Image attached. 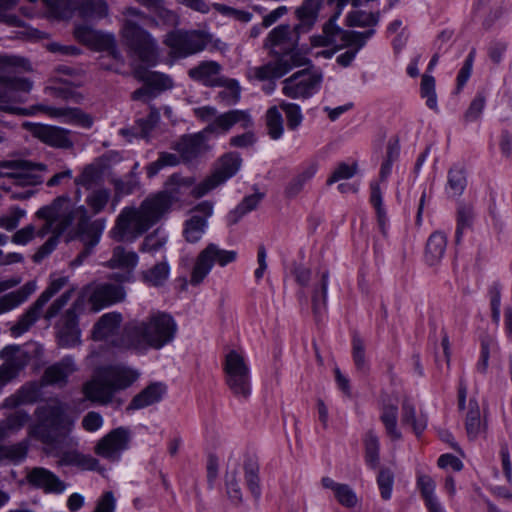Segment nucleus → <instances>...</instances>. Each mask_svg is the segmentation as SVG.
<instances>
[{"label": "nucleus", "instance_id": "aec40b11", "mask_svg": "<svg viewBox=\"0 0 512 512\" xmlns=\"http://www.w3.org/2000/svg\"><path fill=\"white\" fill-rule=\"evenodd\" d=\"M0 387L15 379L27 366L29 355L18 346H7L0 352Z\"/></svg>", "mask_w": 512, "mask_h": 512}, {"label": "nucleus", "instance_id": "9d476101", "mask_svg": "<svg viewBox=\"0 0 512 512\" xmlns=\"http://www.w3.org/2000/svg\"><path fill=\"white\" fill-rule=\"evenodd\" d=\"M35 415L38 423L31 428L30 435L48 445L56 443V436L48 428L69 432L73 426V421L65 414L64 404L58 400L37 407Z\"/></svg>", "mask_w": 512, "mask_h": 512}, {"label": "nucleus", "instance_id": "79ce46f5", "mask_svg": "<svg viewBox=\"0 0 512 512\" xmlns=\"http://www.w3.org/2000/svg\"><path fill=\"white\" fill-rule=\"evenodd\" d=\"M398 407L394 404H384L381 408L380 420L383 423L386 434L391 440L397 441L402 437L397 428Z\"/></svg>", "mask_w": 512, "mask_h": 512}, {"label": "nucleus", "instance_id": "680f3d73", "mask_svg": "<svg viewBox=\"0 0 512 512\" xmlns=\"http://www.w3.org/2000/svg\"><path fill=\"white\" fill-rule=\"evenodd\" d=\"M474 211L470 205H460L457 210L456 242L461 241L463 232L472 226Z\"/></svg>", "mask_w": 512, "mask_h": 512}, {"label": "nucleus", "instance_id": "f704fd0d", "mask_svg": "<svg viewBox=\"0 0 512 512\" xmlns=\"http://www.w3.org/2000/svg\"><path fill=\"white\" fill-rule=\"evenodd\" d=\"M41 394V386L38 383H26L15 394L4 400V407L16 408L22 404H33L40 399Z\"/></svg>", "mask_w": 512, "mask_h": 512}, {"label": "nucleus", "instance_id": "de8ad7c7", "mask_svg": "<svg viewBox=\"0 0 512 512\" xmlns=\"http://www.w3.org/2000/svg\"><path fill=\"white\" fill-rule=\"evenodd\" d=\"M29 420L30 415L27 412L17 410L0 423V433L8 438L11 434L19 431Z\"/></svg>", "mask_w": 512, "mask_h": 512}, {"label": "nucleus", "instance_id": "37998d69", "mask_svg": "<svg viewBox=\"0 0 512 512\" xmlns=\"http://www.w3.org/2000/svg\"><path fill=\"white\" fill-rule=\"evenodd\" d=\"M262 193H255L249 196H246L237 207L231 211L227 216V221L229 225H235L239 222V220L246 215L247 213L254 210L263 199Z\"/></svg>", "mask_w": 512, "mask_h": 512}, {"label": "nucleus", "instance_id": "603ef678", "mask_svg": "<svg viewBox=\"0 0 512 512\" xmlns=\"http://www.w3.org/2000/svg\"><path fill=\"white\" fill-rule=\"evenodd\" d=\"M231 392L240 398H248L251 394L250 371L226 379Z\"/></svg>", "mask_w": 512, "mask_h": 512}, {"label": "nucleus", "instance_id": "7c9ffc66", "mask_svg": "<svg viewBox=\"0 0 512 512\" xmlns=\"http://www.w3.org/2000/svg\"><path fill=\"white\" fill-rule=\"evenodd\" d=\"M134 77L153 88L157 96L163 91L172 89L174 86L173 79L169 75L157 71H148L143 66H139L134 70Z\"/></svg>", "mask_w": 512, "mask_h": 512}, {"label": "nucleus", "instance_id": "338daca9", "mask_svg": "<svg viewBox=\"0 0 512 512\" xmlns=\"http://www.w3.org/2000/svg\"><path fill=\"white\" fill-rule=\"evenodd\" d=\"M25 215V210L19 207H11L5 214L0 216V228L7 231L16 229Z\"/></svg>", "mask_w": 512, "mask_h": 512}, {"label": "nucleus", "instance_id": "e433bc0d", "mask_svg": "<svg viewBox=\"0 0 512 512\" xmlns=\"http://www.w3.org/2000/svg\"><path fill=\"white\" fill-rule=\"evenodd\" d=\"M36 290V285L33 282L24 284L21 288L4 295L0 299V313L10 311L22 303Z\"/></svg>", "mask_w": 512, "mask_h": 512}, {"label": "nucleus", "instance_id": "6ab92c4d", "mask_svg": "<svg viewBox=\"0 0 512 512\" xmlns=\"http://www.w3.org/2000/svg\"><path fill=\"white\" fill-rule=\"evenodd\" d=\"M129 442V429L125 427H118L111 430L97 442L94 452L96 455L108 461H119L122 453L128 449Z\"/></svg>", "mask_w": 512, "mask_h": 512}, {"label": "nucleus", "instance_id": "a878e982", "mask_svg": "<svg viewBox=\"0 0 512 512\" xmlns=\"http://www.w3.org/2000/svg\"><path fill=\"white\" fill-rule=\"evenodd\" d=\"M76 371L77 365L74 358L65 356L45 369L43 381L49 385L64 387L68 383L69 377Z\"/></svg>", "mask_w": 512, "mask_h": 512}, {"label": "nucleus", "instance_id": "49530a36", "mask_svg": "<svg viewBox=\"0 0 512 512\" xmlns=\"http://www.w3.org/2000/svg\"><path fill=\"white\" fill-rule=\"evenodd\" d=\"M465 428L470 439H475L482 431L480 409L475 399L469 400L468 412L465 420Z\"/></svg>", "mask_w": 512, "mask_h": 512}, {"label": "nucleus", "instance_id": "6e6d98bb", "mask_svg": "<svg viewBox=\"0 0 512 512\" xmlns=\"http://www.w3.org/2000/svg\"><path fill=\"white\" fill-rule=\"evenodd\" d=\"M167 237L159 232V230L147 235L142 241L139 251L155 255L158 252L164 254Z\"/></svg>", "mask_w": 512, "mask_h": 512}, {"label": "nucleus", "instance_id": "c9c22d12", "mask_svg": "<svg viewBox=\"0 0 512 512\" xmlns=\"http://www.w3.org/2000/svg\"><path fill=\"white\" fill-rule=\"evenodd\" d=\"M87 192H88V194L85 198L86 206L85 205H83V206L88 211L90 221H93L91 219L90 212L93 215H98L102 211H104V209L106 208V206L108 205V203L111 199V190L107 187L102 186V187H98L96 189L89 190Z\"/></svg>", "mask_w": 512, "mask_h": 512}, {"label": "nucleus", "instance_id": "4be33fe9", "mask_svg": "<svg viewBox=\"0 0 512 512\" xmlns=\"http://www.w3.org/2000/svg\"><path fill=\"white\" fill-rule=\"evenodd\" d=\"M81 301L74 302L62 316L58 323V342L62 347H74L80 342V329L78 327V317L76 310L80 307Z\"/></svg>", "mask_w": 512, "mask_h": 512}, {"label": "nucleus", "instance_id": "8fccbe9b", "mask_svg": "<svg viewBox=\"0 0 512 512\" xmlns=\"http://www.w3.org/2000/svg\"><path fill=\"white\" fill-rule=\"evenodd\" d=\"M370 203L376 211L379 228L382 234L385 235L387 216L383 206L382 193L377 183H371L370 185Z\"/></svg>", "mask_w": 512, "mask_h": 512}, {"label": "nucleus", "instance_id": "f03ea898", "mask_svg": "<svg viewBox=\"0 0 512 512\" xmlns=\"http://www.w3.org/2000/svg\"><path fill=\"white\" fill-rule=\"evenodd\" d=\"M192 177H183L172 174L166 184L165 190L147 197L139 207H124L116 218L115 225L110 231L116 241L133 242L166 215L173 203L178 202L186 194L193 197L196 187Z\"/></svg>", "mask_w": 512, "mask_h": 512}, {"label": "nucleus", "instance_id": "69168bd1", "mask_svg": "<svg viewBox=\"0 0 512 512\" xmlns=\"http://www.w3.org/2000/svg\"><path fill=\"white\" fill-rule=\"evenodd\" d=\"M352 356L357 370L365 372L368 369V363L365 357V344L357 334L352 339Z\"/></svg>", "mask_w": 512, "mask_h": 512}, {"label": "nucleus", "instance_id": "dca6fc26", "mask_svg": "<svg viewBox=\"0 0 512 512\" xmlns=\"http://www.w3.org/2000/svg\"><path fill=\"white\" fill-rule=\"evenodd\" d=\"M74 36L87 47L95 51L106 52L114 60L123 63L122 54L113 34L97 31L87 24H79L74 28Z\"/></svg>", "mask_w": 512, "mask_h": 512}, {"label": "nucleus", "instance_id": "774afa93", "mask_svg": "<svg viewBox=\"0 0 512 512\" xmlns=\"http://www.w3.org/2000/svg\"><path fill=\"white\" fill-rule=\"evenodd\" d=\"M377 484L383 500H389L392 495L394 473L389 468H382L377 476Z\"/></svg>", "mask_w": 512, "mask_h": 512}, {"label": "nucleus", "instance_id": "20e7f679", "mask_svg": "<svg viewBox=\"0 0 512 512\" xmlns=\"http://www.w3.org/2000/svg\"><path fill=\"white\" fill-rule=\"evenodd\" d=\"M294 29L290 25L281 24L272 29L266 40L265 46L271 48L274 58L267 63L250 69L249 73L259 81H269L265 89L270 94L275 89L274 80L281 78L294 67L300 66L301 57L294 51L297 39H294Z\"/></svg>", "mask_w": 512, "mask_h": 512}, {"label": "nucleus", "instance_id": "cd10ccee", "mask_svg": "<svg viewBox=\"0 0 512 512\" xmlns=\"http://www.w3.org/2000/svg\"><path fill=\"white\" fill-rule=\"evenodd\" d=\"M122 320L123 317L118 312H109L102 315L93 327V338L109 341L115 347L112 341L121 335V333L117 335V332Z\"/></svg>", "mask_w": 512, "mask_h": 512}, {"label": "nucleus", "instance_id": "9b49d317", "mask_svg": "<svg viewBox=\"0 0 512 512\" xmlns=\"http://www.w3.org/2000/svg\"><path fill=\"white\" fill-rule=\"evenodd\" d=\"M222 66L216 61H201L188 70V76L206 87H225L218 97L228 104L236 103L240 98V88L234 79H225L221 75Z\"/></svg>", "mask_w": 512, "mask_h": 512}, {"label": "nucleus", "instance_id": "f3484780", "mask_svg": "<svg viewBox=\"0 0 512 512\" xmlns=\"http://www.w3.org/2000/svg\"><path fill=\"white\" fill-rule=\"evenodd\" d=\"M241 162L242 159L236 152H229L224 154L219 159L213 174L197 184V186L193 189V195L195 198H200L206 195L208 192L233 177L240 169Z\"/></svg>", "mask_w": 512, "mask_h": 512}, {"label": "nucleus", "instance_id": "864d4df0", "mask_svg": "<svg viewBox=\"0 0 512 512\" xmlns=\"http://www.w3.org/2000/svg\"><path fill=\"white\" fill-rule=\"evenodd\" d=\"M180 162H182V160L179 155L169 153V152H160L157 160H155L147 165V167H146L147 176H148V178H153L163 168L177 166Z\"/></svg>", "mask_w": 512, "mask_h": 512}, {"label": "nucleus", "instance_id": "39448f33", "mask_svg": "<svg viewBox=\"0 0 512 512\" xmlns=\"http://www.w3.org/2000/svg\"><path fill=\"white\" fill-rule=\"evenodd\" d=\"M236 124L241 128L250 127L252 125L250 114L244 110H230L220 114L203 131L182 136L172 145V149L178 152L183 163H190L206 150L205 135L207 133L226 134Z\"/></svg>", "mask_w": 512, "mask_h": 512}, {"label": "nucleus", "instance_id": "c756f323", "mask_svg": "<svg viewBox=\"0 0 512 512\" xmlns=\"http://www.w3.org/2000/svg\"><path fill=\"white\" fill-rule=\"evenodd\" d=\"M324 0H304L296 9L295 15L299 23L295 25L294 31L298 34L308 32L315 24L319 10Z\"/></svg>", "mask_w": 512, "mask_h": 512}, {"label": "nucleus", "instance_id": "393cba45", "mask_svg": "<svg viewBox=\"0 0 512 512\" xmlns=\"http://www.w3.org/2000/svg\"><path fill=\"white\" fill-rule=\"evenodd\" d=\"M138 261L139 257L136 252L128 250L123 246H116L106 266L111 269L119 268L124 270L122 274H117L115 278L120 281H130Z\"/></svg>", "mask_w": 512, "mask_h": 512}, {"label": "nucleus", "instance_id": "5701e85b", "mask_svg": "<svg viewBox=\"0 0 512 512\" xmlns=\"http://www.w3.org/2000/svg\"><path fill=\"white\" fill-rule=\"evenodd\" d=\"M125 289L120 284L101 283L94 287L89 302L94 311H100L124 300Z\"/></svg>", "mask_w": 512, "mask_h": 512}, {"label": "nucleus", "instance_id": "58836bf2", "mask_svg": "<svg viewBox=\"0 0 512 512\" xmlns=\"http://www.w3.org/2000/svg\"><path fill=\"white\" fill-rule=\"evenodd\" d=\"M162 260L156 263L151 268L142 271V280L154 287L162 286L168 279L170 273V267L165 260V256H162Z\"/></svg>", "mask_w": 512, "mask_h": 512}, {"label": "nucleus", "instance_id": "0eeeda50", "mask_svg": "<svg viewBox=\"0 0 512 512\" xmlns=\"http://www.w3.org/2000/svg\"><path fill=\"white\" fill-rule=\"evenodd\" d=\"M121 35L129 50L142 63L153 67L158 63L159 53L155 39L141 27L147 19L144 12L135 7L123 11Z\"/></svg>", "mask_w": 512, "mask_h": 512}, {"label": "nucleus", "instance_id": "1a4fd4ad", "mask_svg": "<svg viewBox=\"0 0 512 512\" xmlns=\"http://www.w3.org/2000/svg\"><path fill=\"white\" fill-rule=\"evenodd\" d=\"M47 171L43 163L23 159L0 161V189L10 191L12 186L39 185Z\"/></svg>", "mask_w": 512, "mask_h": 512}, {"label": "nucleus", "instance_id": "a19ab883", "mask_svg": "<svg viewBox=\"0 0 512 512\" xmlns=\"http://www.w3.org/2000/svg\"><path fill=\"white\" fill-rule=\"evenodd\" d=\"M401 421L403 425H410L417 436L421 435L427 426L426 418L416 414L415 406L409 400L402 403Z\"/></svg>", "mask_w": 512, "mask_h": 512}, {"label": "nucleus", "instance_id": "7ed1b4c3", "mask_svg": "<svg viewBox=\"0 0 512 512\" xmlns=\"http://www.w3.org/2000/svg\"><path fill=\"white\" fill-rule=\"evenodd\" d=\"M178 325L166 312L156 311L142 321L126 324L121 335L112 343L120 350H132L145 354L150 349L160 350L170 344L176 337Z\"/></svg>", "mask_w": 512, "mask_h": 512}, {"label": "nucleus", "instance_id": "f8f14e48", "mask_svg": "<svg viewBox=\"0 0 512 512\" xmlns=\"http://www.w3.org/2000/svg\"><path fill=\"white\" fill-rule=\"evenodd\" d=\"M209 42V35L201 30L176 29L170 31L164 39V44L174 58H186L202 52Z\"/></svg>", "mask_w": 512, "mask_h": 512}, {"label": "nucleus", "instance_id": "412c9836", "mask_svg": "<svg viewBox=\"0 0 512 512\" xmlns=\"http://www.w3.org/2000/svg\"><path fill=\"white\" fill-rule=\"evenodd\" d=\"M213 213V204L209 201L199 203L190 217L184 222L183 236L189 243L198 242L207 228V219Z\"/></svg>", "mask_w": 512, "mask_h": 512}, {"label": "nucleus", "instance_id": "423d86ee", "mask_svg": "<svg viewBox=\"0 0 512 512\" xmlns=\"http://www.w3.org/2000/svg\"><path fill=\"white\" fill-rule=\"evenodd\" d=\"M339 13H335L324 24L321 35L311 38V43L316 47L333 46L336 49L349 47L350 49L340 54L336 62L342 67H348L355 59L357 53L366 45L367 41L375 34V29L364 32L344 30L336 24Z\"/></svg>", "mask_w": 512, "mask_h": 512}, {"label": "nucleus", "instance_id": "5fc2aeb1", "mask_svg": "<svg viewBox=\"0 0 512 512\" xmlns=\"http://www.w3.org/2000/svg\"><path fill=\"white\" fill-rule=\"evenodd\" d=\"M467 180L463 167L453 166L448 171L447 189L452 196H460L466 188Z\"/></svg>", "mask_w": 512, "mask_h": 512}, {"label": "nucleus", "instance_id": "2eb2a0df", "mask_svg": "<svg viewBox=\"0 0 512 512\" xmlns=\"http://www.w3.org/2000/svg\"><path fill=\"white\" fill-rule=\"evenodd\" d=\"M74 36L87 47L95 51L106 52L114 60L123 63L122 54L113 34L97 31L87 24H79L74 28Z\"/></svg>", "mask_w": 512, "mask_h": 512}, {"label": "nucleus", "instance_id": "13d9d810", "mask_svg": "<svg viewBox=\"0 0 512 512\" xmlns=\"http://www.w3.org/2000/svg\"><path fill=\"white\" fill-rule=\"evenodd\" d=\"M159 119V112L156 109H151L147 116L136 120L135 126L133 127V136L147 138L158 123Z\"/></svg>", "mask_w": 512, "mask_h": 512}, {"label": "nucleus", "instance_id": "ea45409f", "mask_svg": "<svg viewBox=\"0 0 512 512\" xmlns=\"http://www.w3.org/2000/svg\"><path fill=\"white\" fill-rule=\"evenodd\" d=\"M447 237L440 231L432 233L426 244V259L430 265L437 263L444 255Z\"/></svg>", "mask_w": 512, "mask_h": 512}, {"label": "nucleus", "instance_id": "3c124183", "mask_svg": "<svg viewBox=\"0 0 512 512\" xmlns=\"http://www.w3.org/2000/svg\"><path fill=\"white\" fill-rule=\"evenodd\" d=\"M224 371L227 379L244 372H249L250 369L243 355L235 350H231L225 357Z\"/></svg>", "mask_w": 512, "mask_h": 512}, {"label": "nucleus", "instance_id": "c03bdc74", "mask_svg": "<svg viewBox=\"0 0 512 512\" xmlns=\"http://www.w3.org/2000/svg\"><path fill=\"white\" fill-rule=\"evenodd\" d=\"M380 21L379 12H367L364 10H355L346 16L347 25L350 27H363L374 29Z\"/></svg>", "mask_w": 512, "mask_h": 512}, {"label": "nucleus", "instance_id": "4d7b16f0", "mask_svg": "<svg viewBox=\"0 0 512 512\" xmlns=\"http://www.w3.org/2000/svg\"><path fill=\"white\" fill-rule=\"evenodd\" d=\"M365 445V461L366 464L372 468L376 469L379 465L380 457V443L378 437L372 432L369 431L364 439Z\"/></svg>", "mask_w": 512, "mask_h": 512}, {"label": "nucleus", "instance_id": "0e129e2a", "mask_svg": "<svg viewBox=\"0 0 512 512\" xmlns=\"http://www.w3.org/2000/svg\"><path fill=\"white\" fill-rule=\"evenodd\" d=\"M244 470L248 489L255 498H259L261 489L259 485L258 465L253 461H247L245 462Z\"/></svg>", "mask_w": 512, "mask_h": 512}, {"label": "nucleus", "instance_id": "052dcab7", "mask_svg": "<svg viewBox=\"0 0 512 512\" xmlns=\"http://www.w3.org/2000/svg\"><path fill=\"white\" fill-rule=\"evenodd\" d=\"M400 147L396 139H390L387 144L386 156L380 168V179L385 181L391 174L392 165L398 159Z\"/></svg>", "mask_w": 512, "mask_h": 512}, {"label": "nucleus", "instance_id": "6e6552de", "mask_svg": "<svg viewBox=\"0 0 512 512\" xmlns=\"http://www.w3.org/2000/svg\"><path fill=\"white\" fill-rule=\"evenodd\" d=\"M139 374L127 367L108 366L83 385L85 397L93 402L108 404L116 391L126 389L138 378Z\"/></svg>", "mask_w": 512, "mask_h": 512}, {"label": "nucleus", "instance_id": "c85d7f7f", "mask_svg": "<svg viewBox=\"0 0 512 512\" xmlns=\"http://www.w3.org/2000/svg\"><path fill=\"white\" fill-rule=\"evenodd\" d=\"M35 135L45 144L56 148H71L72 140L69 138V131L56 126L37 125Z\"/></svg>", "mask_w": 512, "mask_h": 512}, {"label": "nucleus", "instance_id": "2f4dec72", "mask_svg": "<svg viewBox=\"0 0 512 512\" xmlns=\"http://www.w3.org/2000/svg\"><path fill=\"white\" fill-rule=\"evenodd\" d=\"M312 288V310L315 318L318 320L322 317L327 307V290L329 284V271L324 270L316 275Z\"/></svg>", "mask_w": 512, "mask_h": 512}, {"label": "nucleus", "instance_id": "bf43d9fd", "mask_svg": "<svg viewBox=\"0 0 512 512\" xmlns=\"http://www.w3.org/2000/svg\"><path fill=\"white\" fill-rule=\"evenodd\" d=\"M420 95L426 99V105L431 110L438 112L437 95L435 91V79L433 76L424 74L420 85Z\"/></svg>", "mask_w": 512, "mask_h": 512}, {"label": "nucleus", "instance_id": "a211bd4d", "mask_svg": "<svg viewBox=\"0 0 512 512\" xmlns=\"http://www.w3.org/2000/svg\"><path fill=\"white\" fill-rule=\"evenodd\" d=\"M67 283L66 277L53 279L48 287L41 293L34 304L19 318L17 323L11 328L14 337H18L27 332L30 327L39 319L43 307L57 294Z\"/></svg>", "mask_w": 512, "mask_h": 512}, {"label": "nucleus", "instance_id": "4c0bfd02", "mask_svg": "<svg viewBox=\"0 0 512 512\" xmlns=\"http://www.w3.org/2000/svg\"><path fill=\"white\" fill-rule=\"evenodd\" d=\"M7 438L0 433V462L9 461L19 463L23 461L28 452V443L21 441L18 443L7 445L5 440Z\"/></svg>", "mask_w": 512, "mask_h": 512}, {"label": "nucleus", "instance_id": "4468645a", "mask_svg": "<svg viewBox=\"0 0 512 512\" xmlns=\"http://www.w3.org/2000/svg\"><path fill=\"white\" fill-rule=\"evenodd\" d=\"M322 80L320 71L303 69L282 82V93L292 99H308L319 91Z\"/></svg>", "mask_w": 512, "mask_h": 512}, {"label": "nucleus", "instance_id": "ddd939ff", "mask_svg": "<svg viewBox=\"0 0 512 512\" xmlns=\"http://www.w3.org/2000/svg\"><path fill=\"white\" fill-rule=\"evenodd\" d=\"M237 258L234 250H225L217 244H208L197 256L191 272L190 283L193 286L201 284L212 270L214 264L221 267L232 263Z\"/></svg>", "mask_w": 512, "mask_h": 512}, {"label": "nucleus", "instance_id": "473e14b6", "mask_svg": "<svg viewBox=\"0 0 512 512\" xmlns=\"http://www.w3.org/2000/svg\"><path fill=\"white\" fill-rule=\"evenodd\" d=\"M318 170L317 161H308L303 163L296 175L289 181L285 188V195L289 198L296 197L304 186L314 177Z\"/></svg>", "mask_w": 512, "mask_h": 512}, {"label": "nucleus", "instance_id": "b1692460", "mask_svg": "<svg viewBox=\"0 0 512 512\" xmlns=\"http://www.w3.org/2000/svg\"><path fill=\"white\" fill-rule=\"evenodd\" d=\"M27 482L45 493L61 494L66 489V484L50 470L43 467H34L27 472Z\"/></svg>", "mask_w": 512, "mask_h": 512}, {"label": "nucleus", "instance_id": "72a5a7b5", "mask_svg": "<svg viewBox=\"0 0 512 512\" xmlns=\"http://www.w3.org/2000/svg\"><path fill=\"white\" fill-rule=\"evenodd\" d=\"M166 386L162 383H152L135 395L129 403L127 410H139L153 405L163 398Z\"/></svg>", "mask_w": 512, "mask_h": 512}, {"label": "nucleus", "instance_id": "a18cd8bd", "mask_svg": "<svg viewBox=\"0 0 512 512\" xmlns=\"http://www.w3.org/2000/svg\"><path fill=\"white\" fill-rule=\"evenodd\" d=\"M102 172L94 165H87L81 174L74 180L76 186L83 187L86 191L102 187Z\"/></svg>", "mask_w": 512, "mask_h": 512}, {"label": "nucleus", "instance_id": "f257e3e1", "mask_svg": "<svg viewBox=\"0 0 512 512\" xmlns=\"http://www.w3.org/2000/svg\"><path fill=\"white\" fill-rule=\"evenodd\" d=\"M35 217L43 223L39 227L29 224L16 231L12 236V242L26 245L35 236L44 238L51 234L33 255V261L36 263L48 257L58 246L61 236L72 228L75 237L83 244V250L72 261V265H82L100 242L106 227L104 218L90 221L87 209L82 205L76 206L66 194L56 197L49 205L39 208Z\"/></svg>", "mask_w": 512, "mask_h": 512}, {"label": "nucleus", "instance_id": "e2e57ef3", "mask_svg": "<svg viewBox=\"0 0 512 512\" xmlns=\"http://www.w3.org/2000/svg\"><path fill=\"white\" fill-rule=\"evenodd\" d=\"M278 108L285 113L287 126L290 130H296L301 125L303 115L299 105L282 101Z\"/></svg>", "mask_w": 512, "mask_h": 512}, {"label": "nucleus", "instance_id": "bb28decb", "mask_svg": "<svg viewBox=\"0 0 512 512\" xmlns=\"http://www.w3.org/2000/svg\"><path fill=\"white\" fill-rule=\"evenodd\" d=\"M69 7L85 21H98L108 16L109 8L104 0H68Z\"/></svg>", "mask_w": 512, "mask_h": 512}, {"label": "nucleus", "instance_id": "09e8293b", "mask_svg": "<svg viewBox=\"0 0 512 512\" xmlns=\"http://www.w3.org/2000/svg\"><path fill=\"white\" fill-rule=\"evenodd\" d=\"M267 133L273 140H278L284 133L282 113L277 106L269 108L265 115Z\"/></svg>", "mask_w": 512, "mask_h": 512}]
</instances>
